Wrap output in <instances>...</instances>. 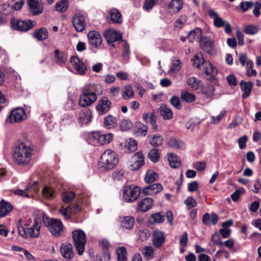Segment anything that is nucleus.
<instances>
[{
    "instance_id": "b1692460",
    "label": "nucleus",
    "mask_w": 261,
    "mask_h": 261,
    "mask_svg": "<svg viewBox=\"0 0 261 261\" xmlns=\"http://www.w3.org/2000/svg\"><path fill=\"white\" fill-rule=\"evenodd\" d=\"M13 208V206L10 203L2 199L0 201V218L6 216Z\"/></svg>"
},
{
    "instance_id": "bf43d9fd",
    "label": "nucleus",
    "mask_w": 261,
    "mask_h": 261,
    "mask_svg": "<svg viewBox=\"0 0 261 261\" xmlns=\"http://www.w3.org/2000/svg\"><path fill=\"white\" fill-rule=\"evenodd\" d=\"M187 84L192 88L197 90L199 88V82L195 77L188 78L187 81Z\"/></svg>"
},
{
    "instance_id": "4be33fe9",
    "label": "nucleus",
    "mask_w": 261,
    "mask_h": 261,
    "mask_svg": "<svg viewBox=\"0 0 261 261\" xmlns=\"http://www.w3.org/2000/svg\"><path fill=\"white\" fill-rule=\"evenodd\" d=\"M153 200L150 197L143 199L138 202V211L141 212H146L150 209L153 205Z\"/></svg>"
},
{
    "instance_id": "a19ab883",
    "label": "nucleus",
    "mask_w": 261,
    "mask_h": 261,
    "mask_svg": "<svg viewBox=\"0 0 261 261\" xmlns=\"http://www.w3.org/2000/svg\"><path fill=\"white\" fill-rule=\"evenodd\" d=\"M206 61L203 59L201 54H197L194 57L193 65L195 67L199 68L201 66L203 67Z\"/></svg>"
},
{
    "instance_id": "ea45409f",
    "label": "nucleus",
    "mask_w": 261,
    "mask_h": 261,
    "mask_svg": "<svg viewBox=\"0 0 261 261\" xmlns=\"http://www.w3.org/2000/svg\"><path fill=\"white\" fill-rule=\"evenodd\" d=\"M203 69L206 74L214 75L217 72V70L212 63L208 61H206L205 65L203 66Z\"/></svg>"
},
{
    "instance_id": "dca6fc26",
    "label": "nucleus",
    "mask_w": 261,
    "mask_h": 261,
    "mask_svg": "<svg viewBox=\"0 0 261 261\" xmlns=\"http://www.w3.org/2000/svg\"><path fill=\"white\" fill-rule=\"evenodd\" d=\"M88 38L90 44L98 48L102 42V38L99 32L92 31L88 34Z\"/></svg>"
},
{
    "instance_id": "680f3d73",
    "label": "nucleus",
    "mask_w": 261,
    "mask_h": 261,
    "mask_svg": "<svg viewBox=\"0 0 261 261\" xmlns=\"http://www.w3.org/2000/svg\"><path fill=\"white\" fill-rule=\"evenodd\" d=\"M122 42H123L122 56L124 58H127L130 54L129 45L125 40H122Z\"/></svg>"
},
{
    "instance_id": "5fc2aeb1",
    "label": "nucleus",
    "mask_w": 261,
    "mask_h": 261,
    "mask_svg": "<svg viewBox=\"0 0 261 261\" xmlns=\"http://www.w3.org/2000/svg\"><path fill=\"white\" fill-rule=\"evenodd\" d=\"M258 32V27L254 25H248L244 29V32L248 35H253Z\"/></svg>"
},
{
    "instance_id": "5701e85b",
    "label": "nucleus",
    "mask_w": 261,
    "mask_h": 261,
    "mask_svg": "<svg viewBox=\"0 0 261 261\" xmlns=\"http://www.w3.org/2000/svg\"><path fill=\"white\" fill-rule=\"evenodd\" d=\"M60 251L62 256L67 260L71 259L74 256V252L71 244H62Z\"/></svg>"
},
{
    "instance_id": "a18cd8bd",
    "label": "nucleus",
    "mask_w": 261,
    "mask_h": 261,
    "mask_svg": "<svg viewBox=\"0 0 261 261\" xmlns=\"http://www.w3.org/2000/svg\"><path fill=\"white\" fill-rule=\"evenodd\" d=\"M38 182L35 181L32 185H29L26 188V190L31 194L30 197H34L39 191L38 187Z\"/></svg>"
},
{
    "instance_id": "aec40b11",
    "label": "nucleus",
    "mask_w": 261,
    "mask_h": 261,
    "mask_svg": "<svg viewBox=\"0 0 261 261\" xmlns=\"http://www.w3.org/2000/svg\"><path fill=\"white\" fill-rule=\"evenodd\" d=\"M70 62L76 71L81 74H84L87 69L86 65L77 57L73 56L70 58Z\"/></svg>"
},
{
    "instance_id": "4c0bfd02",
    "label": "nucleus",
    "mask_w": 261,
    "mask_h": 261,
    "mask_svg": "<svg viewBox=\"0 0 261 261\" xmlns=\"http://www.w3.org/2000/svg\"><path fill=\"white\" fill-rule=\"evenodd\" d=\"M165 220L164 215H161L160 213H155L152 214L149 220L150 224L161 223Z\"/></svg>"
},
{
    "instance_id": "052dcab7",
    "label": "nucleus",
    "mask_w": 261,
    "mask_h": 261,
    "mask_svg": "<svg viewBox=\"0 0 261 261\" xmlns=\"http://www.w3.org/2000/svg\"><path fill=\"white\" fill-rule=\"evenodd\" d=\"M180 64V60L174 58L172 60L171 68L170 69V71L175 72L178 71L181 67Z\"/></svg>"
},
{
    "instance_id": "0e129e2a",
    "label": "nucleus",
    "mask_w": 261,
    "mask_h": 261,
    "mask_svg": "<svg viewBox=\"0 0 261 261\" xmlns=\"http://www.w3.org/2000/svg\"><path fill=\"white\" fill-rule=\"evenodd\" d=\"M58 212L62 214L66 219H69L71 217V212L70 211V206H67L65 208L60 209Z\"/></svg>"
},
{
    "instance_id": "3c124183",
    "label": "nucleus",
    "mask_w": 261,
    "mask_h": 261,
    "mask_svg": "<svg viewBox=\"0 0 261 261\" xmlns=\"http://www.w3.org/2000/svg\"><path fill=\"white\" fill-rule=\"evenodd\" d=\"M91 118V112L90 111H87L83 113V114L79 118L80 122L82 124H87L89 122Z\"/></svg>"
},
{
    "instance_id": "72a5a7b5",
    "label": "nucleus",
    "mask_w": 261,
    "mask_h": 261,
    "mask_svg": "<svg viewBox=\"0 0 261 261\" xmlns=\"http://www.w3.org/2000/svg\"><path fill=\"white\" fill-rule=\"evenodd\" d=\"M33 36L39 40H44L48 37V32L45 28H42L34 32Z\"/></svg>"
},
{
    "instance_id": "69168bd1",
    "label": "nucleus",
    "mask_w": 261,
    "mask_h": 261,
    "mask_svg": "<svg viewBox=\"0 0 261 261\" xmlns=\"http://www.w3.org/2000/svg\"><path fill=\"white\" fill-rule=\"evenodd\" d=\"M185 203L189 209L193 208L197 205V202L193 197H188L185 200Z\"/></svg>"
},
{
    "instance_id": "c03bdc74",
    "label": "nucleus",
    "mask_w": 261,
    "mask_h": 261,
    "mask_svg": "<svg viewBox=\"0 0 261 261\" xmlns=\"http://www.w3.org/2000/svg\"><path fill=\"white\" fill-rule=\"evenodd\" d=\"M134 96V91L131 86H125L122 90V96L124 99H128Z\"/></svg>"
},
{
    "instance_id": "4468645a",
    "label": "nucleus",
    "mask_w": 261,
    "mask_h": 261,
    "mask_svg": "<svg viewBox=\"0 0 261 261\" xmlns=\"http://www.w3.org/2000/svg\"><path fill=\"white\" fill-rule=\"evenodd\" d=\"M163 188V186L160 183L151 184L143 189L142 194L144 195H155L160 192Z\"/></svg>"
},
{
    "instance_id": "412c9836",
    "label": "nucleus",
    "mask_w": 261,
    "mask_h": 261,
    "mask_svg": "<svg viewBox=\"0 0 261 261\" xmlns=\"http://www.w3.org/2000/svg\"><path fill=\"white\" fill-rule=\"evenodd\" d=\"M135 163L131 165L132 170H138L144 164V158L142 153L140 151L137 152L132 156Z\"/></svg>"
},
{
    "instance_id": "0eeeda50",
    "label": "nucleus",
    "mask_w": 261,
    "mask_h": 261,
    "mask_svg": "<svg viewBox=\"0 0 261 261\" xmlns=\"http://www.w3.org/2000/svg\"><path fill=\"white\" fill-rule=\"evenodd\" d=\"M141 188L133 185L125 187L123 191V198L127 202L136 201L141 193Z\"/></svg>"
},
{
    "instance_id": "e433bc0d",
    "label": "nucleus",
    "mask_w": 261,
    "mask_h": 261,
    "mask_svg": "<svg viewBox=\"0 0 261 261\" xmlns=\"http://www.w3.org/2000/svg\"><path fill=\"white\" fill-rule=\"evenodd\" d=\"M183 3L181 0H172L168 5L169 9L176 13L178 12L182 7Z\"/></svg>"
},
{
    "instance_id": "c9c22d12",
    "label": "nucleus",
    "mask_w": 261,
    "mask_h": 261,
    "mask_svg": "<svg viewBox=\"0 0 261 261\" xmlns=\"http://www.w3.org/2000/svg\"><path fill=\"white\" fill-rule=\"evenodd\" d=\"M168 161L172 168H177L180 166L181 162L179 158L173 153H170L168 156Z\"/></svg>"
},
{
    "instance_id": "6e6552de",
    "label": "nucleus",
    "mask_w": 261,
    "mask_h": 261,
    "mask_svg": "<svg viewBox=\"0 0 261 261\" xmlns=\"http://www.w3.org/2000/svg\"><path fill=\"white\" fill-rule=\"evenodd\" d=\"M11 26L13 30L21 32H26L34 27V21L30 20H21L12 18Z\"/></svg>"
},
{
    "instance_id": "f8f14e48",
    "label": "nucleus",
    "mask_w": 261,
    "mask_h": 261,
    "mask_svg": "<svg viewBox=\"0 0 261 261\" xmlns=\"http://www.w3.org/2000/svg\"><path fill=\"white\" fill-rule=\"evenodd\" d=\"M72 23L75 30L78 32H82L85 28V18L80 14H76L72 18Z\"/></svg>"
},
{
    "instance_id": "09e8293b",
    "label": "nucleus",
    "mask_w": 261,
    "mask_h": 261,
    "mask_svg": "<svg viewBox=\"0 0 261 261\" xmlns=\"http://www.w3.org/2000/svg\"><path fill=\"white\" fill-rule=\"evenodd\" d=\"M75 196V194L72 191H67L62 194V200L65 203H69L72 201Z\"/></svg>"
},
{
    "instance_id": "c756f323",
    "label": "nucleus",
    "mask_w": 261,
    "mask_h": 261,
    "mask_svg": "<svg viewBox=\"0 0 261 261\" xmlns=\"http://www.w3.org/2000/svg\"><path fill=\"white\" fill-rule=\"evenodd\" d=\"M117 123V119L113 115H109L104 119V125L108 129L114 128Z\"/></svg>"
},
{
    "instance_id": "2eb2a0df",
    "label": "nucleus",
    "mask_w": 261,
    "mask_h": 261,
    "mask_svg": "<svg viewBox=\"0 0 261 261\" xmlns=\"http://www.w3.org/2000/svg\"><path fill=\"white\" fill-rule=\"evenodd\" d=\"M27 3L33 15H39L42 13L43 6L38 0H28Z\"/></svg>"
},
{
    "instance_id": "7c9ffc66",
    "label": "nucleus",
    "mask_w": 261,
    "mask_h": 261,
    "mask_svg": "<svg viewBox=\"0 0 261 261\" xmlns=\"http://www.w3.org/2000/svg\"><path fill=\"white\" fill-rule=\"evenodd\" d=\"M55 62L57 64L63 65L65 64L67 57L64 52L60 51L59 49H56L55 50Z\"/></svg>"
},
{
    "instance_id": "338daca9",
    "label": "nucleus",
    "mask_w": 261,
    "mask_h": 261,
    "mask_svg": "<svg viewBox=\"0 0 261 261\" xmlns=\"http://www.w3.org/2000/svg\"><path fill=\"white\" fill-rule=\"evenodd\" d=\"M245 193V190L243 188L237 190L231 194V198L233 201L236 202L239 198L240 194H244Z\"/></svg>"
},
{
    "instance_id": "39448f33",
    "label": "nucleus",
    "mask_w": 261,
    "mask_h": 261,
    "mask_svg": "<svg viewBox=\"0 0 261 261\" xmlns=\"http://www.w3.org/2000/svg\"><path fill=\"white\" fill-rule=\"evenodd\" d=\"M43 221L45 226L48 228L50 232L55 237H59L63 233L64 226L60 220L43 217Z\"/></svg>"
},
{
    "instance_id": "393cba45",
    "label": "nucleus",
    "mask_w": 261,
    "mask_h": 261,
    "mask_svg": "<svg viewBox=\"0 0 261 261\" xmlns=\"http://www.w3.org/2000/svg\"><path fill=\"white\" fill-rule=\"evenodd\" d=\"M209 16L214 19V25L217 28L223 27L226 21H224L219 16L217 12L213 9H210L208 11Z\"/></svg>"
},
{
    "instance_id": "473e14b6",
    "label": "nucleus",
    "mask_w": 261,
    "mask_h": 261,
    "mask_svg": "<svg viewBox=\"0 0 261 261\" xmlns=\"http://www.w3.org/2000/svg\"><path fill=\"white\" fill-rule=\"evenodd\" d=\"M160 114L163 117L164 119H170L172 118L173 113L172 110L168 108L165 105H161L160 107Z\"/></svg>"
},
{
    "instance_id": "a211bd4d",
    "label": "nucleus",
    "mask_w": 261,
    "mask_h": 261,
    "mask_svg": "<svg viewBox=\"0 0 261 261\" xmlns=\"http://www.w3.org/2000/svg\"><path fill=\"white\" fill-rule=\"evenodd\" d=\"M165 241V236L163 232L155 230L152 233V243L157 248L161 247Z\"/></svg>"
},
{
    "instance_id": "f704fd0d",
    "label": "nucleus",
    "mask_w": 261,
    "mask_h": 261,
    "mask_svg": "<svg viewBox=\"0 0 261 261\" xmlns=\"http://www.w3.org/2000/svg\"><path fill=\"white\" fill-rule=\"evenodd\" d=\"M202 36V30L199 28H196L194 30L191 31L188 35L187 39L190 42H192L195 38H200Z\"/></svg>"
},
{
    "instance_id": "c85d7f7f",
    "label": "nucleus",
    "mask_w": 261,
    "mask_h": 261,
    "mask_svg": "<svg viewBox=\"0 0 261 261\" xmlns=\"http://www.w3.org/2000/svg\"><path fill=\"white\" fill-rule=\"evenodd\" d=\"M143 120L147 123L150 122L154 129H157L158 125L156 123V117L155 112L144 113L142 115Z\"/></svg>"
},
{
    "instance_id": "8fccbe9b",
    "label": "nucleus",
    "mask_w": 261,
    "mask_h": 261,
    "mask_svg": "<svg viewBox=\"0 0 261 261\" xmlns=\"http://www.w3.org/2000/svg\"><path fill=\"white\" fill-rule=\"evenodd\" d=\"M12 7L8 4H2L0 5V14L5 15H9L12 11Z\"/></svg>"
},
{
    "instance_id": "6e6d98bb",
    "label": "nucleus",
    "mask_w": 261,
    "mask_h": 261,
    "mask_svg": "<svg viewBox=\"0 0 261 261\" xmlns=\"http://www.w3.org/2000/svg\"><path fill=\"white\" fill-rule=\"evenodd\" d=\"M120 126L121 129L122 131H125L132 128L133 126V123L129 120L125 119L121 121Z\"/></svg>"
},
{
    "instance_id": "cd10ccee",
    "label": "nucleus",
    "mask_w": 261,
    "mask_h": 261,
    "mask_svg": "<svg viewBox=\"0 0 261 261\" xmlns=\"http://www.w3.org/2000/svg\"><path fill=\"white\" fill-rule=\"evenodd\" d=\"M202 222L206 225H209L211 223L216 225L218 220V217L216 214L213 213L211 216L208 213H205L202 217Z\"/></svg>"
},
{
    "instance_id": "864d4df0",
    "label": "nucleus",
    "mask_w": 261,
    "mask_h": 261,
    "mask_svg": "<svg viewBox=\"0 0 261 261\" xmlns=\"http://www.w3.org/2000/svg\"><path fill=\"white\" fill-rule=\"evenodd\" d=\"M168 144L171 147L175 149L180 148L183 145V142L175 138H170L168 141Z\"/></svg>"
},
{
    "instance_id": "79ce46f5",
    "label": "nucleus",
    "mask_w": 261,
    "mask_h": 261,
    "mask_svg": "<svg viewBox=\"0 0 261 261\" xmlns=\"http://www.w3.org/2000/svg\"><path fill=\"white\" fill-rule=\"evenodd\" d=\"M42 194L44 198L50 199L53 198L55 197V191L54 190L49 187L45 186L42 190Z\"/></svg>"
},
{
    "instance_id": "49530a36",
    "label": "nucleus",
    "mask_w": 261,
    "mask_h": 261,
    "mask_svg": "<svg viewBox=\"0 0 261 261\" xmlns=\"http://www.w3.org/2000/svg\"><path fill=\"white\" fill-rule=\"evenodd\" d=\"M181 97L183 100L188 103L192 102L196 99L195 95L188 91L181 92Z\"/></svg>"
},
{
    "instance_id": "20e7f679",
    "label": "nucleus",
    "mask_w": 261,
    "mask_h": 261,
    "mask_svg": "<svg viewBox=\"0 0 261 261\" xmlns=\"http://www.w3.org/2000/svg\"><path fill=\"white\" fill-rule=\"evenodd\" d=\"M118 162L116 153L111 149H108L101 154L98 166L99 168L110 170L116 166Z\"/></svg>"
},
{
    "instance_id": "e2e57ef3",
    "label": "nucleus",
    "mask_w": 261,
    "mask_h": 261,
    "mask_svg": "<svg viewBox=\"0 0 261 261\" xmlns=\"http://www.w3.org/2000/svg\"><path fill=\"white\" fill-rule=\"evenodd\" d=\"M212 241L216 245L220 247L223 246V243L221 240L220 234L218 233H214L212 237Z\"/></svg>"
},
{
    "instance_id": "9b49d317",
    "label": "nucleus",
    "mask_w": 261,
    "mask_h": 261,
    "mask_svg": "<svg viewBox=\"0 0 261 261\" xmlns=\"http://www.w3.org/2000/svg\"><path fill=\"white\" fill-rule=\"evenodd\" d=\"M104 36L107 40L108 43L112 47H114V43L118 40L122 41L121 35L114 30H109L104 32Z\"/></svg>"
},
{
    "instance_id": "de8ad7c7",
    "label": "nucleus",
    "mask_w": 261,
    "mask_h": 261,
    "mask_svg": "<svg viewBox=\"0 0 261 261\" xmlns=\"http://www.w3.org/2000/svg\"><path fill=\"white\" fill-rule=\"evenodd\" d=\"M148 157L152 162H158L160 158V153L156 149H152L148 153Z\"/></svg>"
},
{
    "instance_id": "774afa93",
    "label": "nucleus",
    "mask_w": 261,
    "mask_h": 261,
    "mask_svg": "<svg viewBox=\"0 0 261 261\" xmlns=\"http://www.w3.org/2000/svg\"><path fill=\"white\" fill-rule=\"evenodd\" d=\"M254 5L252 2H242L240 4V8L243 12H246L251 9Z\"/></svg>"
},
{
    "instance_id": "13d9d810",
    "label": "nucleus",
    "mask_w": 261,
    "mask_h": 261,
    "mask_svg": "<svg viewBox=\"0 0 261 261\" xmlns=\"http://www.w3.org/2000/svg\"><path fill=\"white\" fill-rule=\"evenodd\" d=\"M187 21V17L185 15H181L174 23L175 29H181Z\"/></svg>"
},
{
    "instance_id": "4d7b16f0",
    "label": "nucleus",
    "mask_w": 261,
    "mask_h": 261,
    "mask_svg": "<svg viewBox=\"0 0 261 261\" xmlns=\"http://www.w3.org/2000/svg\"><path fill=\"white\" fill-rule=\"evenodd\" d=\"M163 140L164 139L161 136L155 135L153 136L150 144L153 146H159L163 144Z\"/></svg>"
},
{
    "instance_id": "a878e982",
    "label": "nucleus",
    "mask_w": 261,
    "mask_h": 261,
    "mask_svg": "<svg viewBox=\"0 0 261 261\" xmlns=\"http://www.w3.org/2000/svg\"><path fill=\"white\" fill-rule=\"evenodd\" d=\"M253 86V84L251 82H246L244 81H241L240 86L241 90L243 91L242 94V98L243 99H245L249 96Z\"/></svg>"
},
{
    "instance_id": "603ef678",
    "label": "nucleus",
    "mask_w": 261,
    "mask_h": 261,
    "mask_svg": "<svg viewBox=\"0 0 261 261\" xmlns=\"http://www.w3.org/2000/svg\"><path fill=\"white\" fill-rule=\"evenodd\" d=\"M170 103L177 110H180L182 108L180 100L177 96H172L170 99Z\"/></svg>"
},
{
    "instance_id": "f03ea898",
    "label": "nucleus",
    "mask_w": 261,
    "mask_h": 261,
    "mask_svg": "<svg viewBox=\"0 0 261 261\" xmlns=\"http://www.w3.org/2000/svg\"><path fill=\"white\" fill-rule=\"evenodd\" d=\"M33 150L28 143L21 142L17 144L12 153L13 160L18 165L28 164L31 160Z\"/></svg>"
},
{
    "instance_id": "9d476101",
    "label": "nucleus",
    "mask_w": 261,
    "mask_h": 261,
    "mask_svg": "<svg viewBox=\"0 0 261 261\" xmlns=\"http://www.w3.org/2000/svg\"><path fill=\"white\" fill-rule=\"evenodd\" d=\"M199 42L202 49L209 54H213L215 44L213 40L210 37H201Z\"/></svg>"
},
{
    "instance_id": "f257e3e1",
    "label": "nucleus",
    "mask_w": 261,
    "mask_h": 261,
    "mask_svg": "<svg viewBox=\"0 0 261 261\" xmlns=\"http://www.w3.org/2000/svg\"><path fill=\"white\" fill-rule=\"evenodd\" d=\"M82 92L79 105L85 108L92 105L97 100V96L102 94V87L99 84H88L84 87Z\"/></svg>"
},
{
    "instance_id": "bb28decb",
    "label": "nucleus",
    "mask_w": 261,
    "mask_h": 261,
    "mask_svg": "<svg viewBox=\"0 0 261 261\" xmlns=\"http://www.w3.org/2000/svg\"><path fill=\"white\" fill-rule=\"evenodd\" d=\"M120 222L122 227L130 230L134 227L135 220L132 216H125L120 218Z\"/></svg>"
},
{
    "instance_id": "7ed1b4c3",
    "label": "nucleus",
    "mask_w": 261,
    "mask_h": 261,
    "mask_svg": "<svg viewBox=\"0 0 261 261\" xmlns=\"http://www.w3.org/2000/svg\"><path fill=\"white\" fill-rule=\"evenodd\" d=\"M23 221L20 219L18 221V231L20 236L24 239L37 238L40 233L41 223L38 219H35L32 226L29 227L27 224L22 225Z\"/></svg>"
},
{
    "instance_id": "1a4fd4ad",
    "label": "nucleus",
    "mask_w": 261,
    "mask_h": 261,
    "mask_svg": "<svg viewBox=\"0 0 261 261\" xmlns=\"http://www.w3.org/2000/svg\"><path fill=\"white\" fill-rule=\"evenodd\" d=\"M25 118V112L22 108H17L12 110L6 121L10 123L19 122Z\"/></svg>"
},
{
    "instance_id": "f3484780",
    "label": "nucleus",
    "mask_w": 261,
    "mask_h": 261,
    "mask_svg": "<svg viewBox=\"0 0 261 261\" xmlns=\"http://www.w3.org/2000/svg\"><path fill=\"white\" fill-rule=\"evenodd\" d=\"M108 21L113 23H121L123 21L122 16L119 10L115 8L112 9L109 12V16L107 17Z\"/></svg>"
},
{
    "instance_id": "2f4dec72",
    "label": "nucleus",
    "mask_w": 261,
    "mask_h": 261,
    "mask_svg": "<svg viewBox=\"0 0 261 261\" xmlns=\"http://www.w3.org/2000/svg\"><path fill=\"white\" fill-rule=\"evenodd\" d=\"M159 178L158 174L153 170H148L145 176V181L146 183H151Z\"/></svg>"
},
{
    "instance_id": "423d86ee",
    "label": "nucleus",
    "mask_w": 261,
    "mask_h": 261,
    "mask_svg": "<svg viewBox=\"0 0 261 261\" xmlns=\"http://www.w3.org/2000/svg\"><path fill=\"white\" fill-rule=\"evenodd\" d=\"M72 238L77 254L79 255H82L84 252L85 246L86 243L85 233L81 229L74 230L72 232Z\"/></svg>"
},
{
    "instance_id": "ddd939ff",
    "label": "nucleus",
    "mask_w": 261,
    "mask_h": 261,
    "mask_svg": "<svg viewBox=\"0 0 261 261\" xmlns=\"http://www.w3.org/2000/svg\"><path fill=\"white\" fill-rule=\"evenodd\" d=\"M111 105V101L107 97H103L99 100L96 110L100 114H103L109 110Z\"/></svg>"
},
{
    "instance_id": "37998d69",
    "label": "nucleus",
    "mask_w": 261,
    "mask_h": 261,
    "mask_svg": "<svg viewBox=\"0 0 261 261\" xmlns=\"http://www.w3.org/2000/svg\"><path fill=\"white\" fill-rule=\"evenodd\" d=\"M68 7V0H61L56 3L55 10L59 12H65Z\"/></svg>"
},
{
    "instance_id": "6ab92c4d",
    "label": "nucleus",
    "mask_w": 261,
    "mask_h": 261,
    "mask_svg": "<svg viewBox=\"0 0 261 261\" xmlns=\"http://www.w3.org/2000/svg\"><path fill=\"white\" fill-rule=\"evenodd\" d=\"M92 137L99 144L103 145L110 143L113 140V135L112 134H101L99 132H94Z\"/></svg>"
},
{
    "instance_id": "58836bf2",
    "label": "nucleus",
    "mask_w": 261,
    "mask_h": 261,
    "mask_svg": "<svg viewBox=\"0 0 261 261\" xmlns=\"http://www.w3.org/2000/svg\"><path fill=\"white\" fill-rule=\"evenodd\" d=\"M116 253L117 255L118 261H126L127 259V251L126 249L123 247H118L116 249Z\"/></svg>"
}]
</instances>
